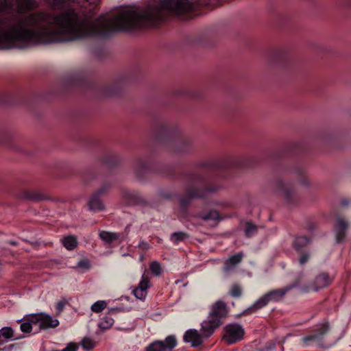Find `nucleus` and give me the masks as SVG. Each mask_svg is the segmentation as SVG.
Returning a JSON list of instances; mask_svg holds the SVG:
<instances>
[{
	"instance_id": "f257e3e1",
	"label": "nucleus",
	"mask_w": 351,
	"mask_h": 351,
	"mask_svg": "<svg viewBox=\"0 0 351 351\" xmlns=\"http://www.w3.org/2000/svg\"><path fill=\"white\" fill-rule=\"evenodd\" d=\"M13 7V0H0V12ZM141 29V8H129L117 16L95 18L90 10L68 9L58 14L39 11L21 16H0V49L24 44H51L73 41L90 36Z\"/></svg>"
},
{
	"instance_id": "f03ea898",
	"label": "nucleus",
	"mask_w": 351,
	"mask_h": 351,
	"mask_svg": "<svg viewBox=\"0 0 351 351\" xmlns=\"http://www.w3.org/2000/svg\"><path fill=\"white\" fill-rule=\"evenodd\" d=\"M297 286L296 284L289 285L283 288L276 289L269 291L258 300H257L250 307L243 312V315H250L263 308L269 302H278L282 300L286 294Z\"/></svg>"
},
{
	"instance_id": "7ed1b4c3",
	"label": "nucleus",
	"mask_w": 351,
	"mask_h": 351,
	"mask_svg": "<svg viewBox=\"0 0 351 351\" xmlns=\"http://www.w3.org/2000/svg\"><path fill=\"white\" fill-rule=\"evenodd\" d=\"M245 330L238 323H230L223 329L222 341L227 345L235 344L244 339Z\"/></svg>"
},
{
	"instance_id": "20e7f679",
	"label": "nucleus",
	"mask_w": 351,
	"mask_h": 351,
	"mask_svg": "<svg viewBox=\"0 0 351 351\" xmlns=\"http://www.w3.org/2000/svg\"><path fill=\"white\" fill-rule=\"evenodd\" d=\"M31 320L34 323V326H38L40 330L54 328L59 325V321L57 319L43 313L32 314Z\"/></svg>"
},
{
	"instance_id": "39448f33",
	"label": "nucleus",
	"mask_w": 351,
	"mask_h": 351,
	"mask_svg": "<svg viewBox=\"0 0 351 351\" xmlns=\"http://www.w3.org/2000/svg\"><path fill=\"white\" fill-rule=\"evenodd\" d=\"M177 346V340L175 336L169 335L162 341H156L151 343L146 351H171Z\"/></svg>"
},
{
	"instance_id": "423d86ee",
	"label": "nucleus",
	"mask_w": 351,
	"mask_h": 351,
	"mask_svg": "<svg viewBox=\"0 0 351 351\" xmlns=\"http://www.w3.org/2000/svg\"><path fill=\"white\" fill-rule=\"evenodd\" d=\"M228 308L226 302L217 300L212 306L208 316L221 324V320L228 315Z\"/></svg>"
},
{
	"instance_id": "0eeeda50",
	"label": "nucleus",
	"mask_w": 351,
	"mask_h": 351,
	"mask_svg": "<svg viewBox=\"0 0 351 351\" xmlns=\"http://www.w3.org/2000/svg\"><path fill=\"white\" fill-rule=\"evenodd\" d=\"M146 271L147 269H145L138 286L132 291L134 295L141 300L145 299L147 295V290L151 287L150 277L148 274H146Z\"/></svg>"
},
{
	"instance_id": "6e6552de",
	"label": "nucleus",
	"mask_w": 351,
	"mask_h": 351,
	"mask_svg": "<svg viewBox=\"0 0 351 351\" xmlns=\"http://www.w3.org/2000/svg\"><path fill=\"white\" fill-rule=\"evenodd\" d=\"M204 337L202 333L195 329H189L184 332L183 340L190 343L192 347H197L203 343Z\"/></svg>"
},
{
	"instance_id": "1a4fd4ad",
	"label": "nucleus",
	"mask_w": 351,
	"mask_h": 351,
	"mask_svg": "<svg viewBox=\"0 0 351 351\" xmlns=\"http://www.w3.org/2000/svg\"><path fill=\"white\" fill-rule=\"evenodd\" d=\"M220 325L219 323L208 316L207 319L203 321L201 324L200 332L204 338L207 339L213 334Z\"/></svg>"
},
{
	"instance_id": "9d476101",
	"label": "nucleus",
	"mask_w": 351,
	"mask_h": 351,
	"mask_svg": "<svg viewBox=\"0 0 351 351\" xmlns=\"http://www.w3.org/2000/svg\"><path fill=\"white\" fill-rule=\"evenodd\" d=\"M219 189V187L218 186H207L204 188L202 191H199V189L191 188L188 190L187 195L191 198H205L209 197L211 194L214 193Z\"/></svg>"
},
{
	"instance_id": "9b49d317",
	"label": "nucleus",
	"mask_w": 351,
	"mask_h": 351,
	"mask_svg": "<svg viewBox=\"0 0 351 351\" xmlns=\"http://www.w3.org/2000/svg\"><path fill=\"white\" fill-rule=\"evenodd\" d=\"M347 228V222L343 219L339 217L335 228L337 243H341L344 240Z\"/></svg>"
},
{
	"instance_id": "f8f14e48",
	"label": "nucleus",
	"mask_w": 351,
	"mask_h": 351,
	"mask_svg": "<svg viewBox=\"0 0 351 351\" xmlns=\"http://www.w3.org/2000/svg\"><path fill=\"white\" fill-rule=\"evenodd\" d=\"M16 5L20 13H25L38 7V3L35 0H16Z\"/></svg>"
},
{
	"instance_id": "ddd939ff",
	"label": "nucleus",
	"mask_w": 351,
	"mask_h": 351,
	"mask_svg": "<svg viewBox=\"0 0 351 351\" xmlns=\"http://www.w3.org/2000/svg\"><path fill=\"white\" fill-rule=\"evenodd\" d=\"M332 282V278H330L326 273H322L316 276L313 282L314 290L325 288L330 285Z\"/></svg>"
},
{
	"instance_id": "4468645a",
	"label": "nucleus",
	"mask_w": 351,
	"mask_h": 351,
	"mask_svg": "<svg viewBox=\"0 0 351 351\" xmlns=\"http://www.w3.org/2000/svg\"><path fill=\"white\" fill-rule=\"evenodd\" d=\"M243 256V252H239L226 259L224 263V270L229 271L232 269L237 265L241 262Z\"/></svg>"
},
{
	"instance_id": "2eb2a0df",
	"label": "nucleus",
	"mask_w": 351,
	"mask_h": 351,
	"mask_svg": "<svg viewBox=\"0 0 351 351\" xmlns=\"http://www.w3.org/2000/svg\"><path fill=\"white\" fill-rule=\"evenodd\" d=\"M309 243L310 239L306 237H296L293 241V247L296 251L300 252Z\"/></svg>"
},
{
	"instance_id": "dca6fc26",
	"label": "nucleus",
	"mask_w": 351,
	"mask_h": 351,
	"mask_svg": "<svg viewBox=\"0 0 351 351\" xmlns=\"http://www.w3.org/2000/svg\"><path fill=\"white\" fill-rule=\"evenodd\" d=\"M63 246L68 250H73L77 246V239L75 236H67L62 239Z\"/></svg>"
},
{
	"instance_id": "f3484780",
	"label": "nucleus",
	"mask_w": 351,
	"mask_h": 351,
	"mask_svg": "<svg viewBox=\"0 0 351 351\" xmlns=\"http://www.w3.org/2000/svg\"><path fill=\"white\" fill-rule=\"evenodd\" d=\"M99 237L102 241L106 243L110 244L119 239V234L116 232L102 231L99 233Z\"/></svg>"
},
{
	"instance_id": "a211bd4d",
	"label": "nucleus",
	"mask_w": 351,
	"mask_h": 351,
	"mask_svg": "<svg viewBox=\"0 0 351 351\" xmlns=\"http://www.w3.org/2000/svg\"><path fill=\"white\" fill-rule=\"evenodd\" d=\"M88 206L90 210L94 211H99L104 209V206L99 198L97 194L92 197L89 201Z\"/></svg>"
},
{
	"instance_id": "6ab92c4d",
	"label": "nucleus",
	"mask_w": 351,
	"mask_h": 351,
	"mask_svg": "<svg viewBox=\"0 0 351 351\" xmlns=\"http://www.w3.org/2000/svg\"><path fill=\"white\" fill-rule=\"evenodd\" d=\"M189 238L188 234L184 232H176L171 234L170 239L176 245Z\"/></svg>"
},
{
	"instance_id": "aec40b11",
	"label": "nucleus",
	"mask_w": 351,
	"mask_h": 351,
	"mask_svg": "<svg viewBox=\"0 0 351 351\" xmlns=\"http://www.w3.org/2000/svg\"><path fill=\"white\" fill-rule=\"evenodd\" d=\"M33 326H34V323L32 322L30 315L21 324L20 328L23 332L29 333L32 330Z\"/></svg>"
},
{
	"instance_id": "412c9836",
	"label": "nucleus",
	"mask_w": 351,
	"mask_h": 351,
	"mask_svg": "<svg viewBox=\"0 0 351 351\" xmlns=\"http://www.w3.org/2000/svg\"><path fill=\"white\" fill-rule=\"evenodd\" d=\"M243 289L240 285L234 283L232 285L229 290V294L232 298H240L242 295Z\"/></svg>"
},
{
	"instance_id": "4be33fe9",
	"label": "nucleus",
	"mask_w": 351,
	"mask_h": 351,
	"mask_svg": "<svg viewBox=\"0 0 351 351\" xmlns=\"http://www.w3.org/2000/svg\"><path fill=\"white\" fill-rule=\"evenodd\" d=\"M114 324V319L110 316H104L99 324V327L102 330L110 328Z\"/></svg>"
},
{
	"instance_id": "5701e85b",
	"label": "nucleus",
	"mask_w": 351,
	"mask_h": 351,
	"mask_svg": "<svg viewBox=\"0 0 351 351\" xmlns=\"http://www.w3.org/2000/svg\"><path fill=\"white\" fill-rule=\"evenodd\" d=\"M149 268L152 274L155 276H160L162 274V269L160 263L158 261H152L149 264Z\"/></svg>"
},
{
	"instance_id": "b1692460",
	"label": "nucleus",
	"mask_w": 351,
	"mask_h": 351,
	"mask_svg": "<svg viewBox=\"0 0 351 351\" xmlns=\"http://www.w3.org/2000/svg\"><path fill=\"white\" fill-rule=\"evenodd\" d=\"M96 346L95 341L90 337H84L82 341V346L84 350H90Z\"/></svg>"
},
{
	"instance_id": "393cba45",
	"label": "nucleus",
	"mask_w": 351,
	"mask_h": 351,
	"mask_svg": "<svg viewBox=\"0 0 351 351\" xmlns=\"http://www.w3.org/2000/svg\"><path fill=\"white\" fill-rule=\"evenodd\" d=\"M257 232V226L251 222H247L245 224V234L247 237H251Z\"/></svg>"
},
{
	"instance_id": "a878e982",
	"label": "nucleus",
	"mask_w": 351,
	"mask_h": 351,
	"mask_svg": "<svg viewBox=\"0 0 351 351\" xmlns=\"http://www.w3.org/2000/svg\"><path fill=\"white\" fill-rule=\"evenodd\" d=\"M107 306V303L104 300H99L91 306V311L94 313H100Z\"/></svg>"
},
{
	"instance_id": "bb28decb",
	"label": "nucleus",
	"mask_w": 351,
	"mask_h": 351,
	"mask_svg": "<svg viewBox=\"0 0 351 351\" xmlns=\"http://www.w3.org/2000/svg\"><path fill=\"white\" fill-rule=\"evenodd\" d=\"M71 1V0H47V2L53 9H60Z\"/></svg>"
},
{
	"instance_id": "cd10ccee",
	"label": "nucleus",
	"mask_w": 351,
	"mask_h": 351,
	"mask_svg": "<svg viewBox=\"0 0 351 351\" xmlns=\"http://www.w3.org/2000/svg\"><path fill=\"white\" fill-rule=\"evenodd\" d=\"M200 217L204 221H217L219 219V215L216 210H210L208 213L201 215Z\"/></svg>"
},
{
	"instance_id": "c85d7f7f",
	"label": "nucleus",
	"mask_w": 351,
	"mask_h": 351,
	"mask_svg": "<svg viewBox=\"0 0 351 351\" xmlns=\"http://www.w3.org/2000/svg\"><path fill=\"white\" fill-rule=\"evenodd\" d=\"M0 335L7 339H11L14 337V331L10 327H3L1 329Z\"/></svg>"
},
{
	"instance_id": "c756f323",
	"label": "nucleus",
	"mask_w": 351,
	"mask_h": 351,
	"mask_svg": "<svg viewBox=\"0 0 351 351\" xmlns=\"http://www.w3.org/2000/svg\"><path fill=\"white\" fill-rule=\"evenodd\" d=\"M329 330V324L328 322H324L318 326L317 332L320 336L326 334Z\"/></svg>"
},
{
	"instance_id": "7c9ffc66",
	"label": "nucleus",
	"mask_w": 351,
	"mask_h": 351,
	"mask_svg": "<svg viewBox=\"0 0 351 351\" xmlns=\"http://www.w3.org/2000/svg\"><path fill=\"white\" fill-rule=\"evenodd\" d=\"M66 303H67V302L64 299L61 300L57 302L56 306L57 315H59L62 312Z\"/></svg>"
},
{
	"instance_id": "2f4dec72",
	"label": "nucleus",
	"mask_w": 351,
	"mask_h": 351,
	"mask_svg": "<svg viewBox=\"0 0 351 351\" xmlns=\"http://www.w3.org/2000/svg\"><path fill=\"white\" fill-rule=\"evenodd\" d=\"M281 190H282V194L284 196V197L287 201H289V199H291V194L293 193V191L291 189H289L287 187H285V186H283Z\"/></svg>"
},
{
	"instance_id": "473e14b6",
	"label": "nucleus",
	"mask_w": 351,
	"mask_h": 351,
	"mask_svg": "<svg viewBox=\"0 0 351 351\" xmlns=\"http://www.w3.org/2000/svg\"><path fill=\"white\" fill-rule=\"evenodd\" d=\"M78 346L75 343H69L62 351H77Z\"/></svg>"
},
{
	"instance_id": "72a5a7b5",
	"label": "nucleus",
	"mask_w": 351,
	"mask_h": 351,
	"mask_svg": "<svg viewBox=\"0 0 351 351\" xmlns=\"http://www.w3.org/2000/svg\"><path fill=\"white\" fill-rule=\"evenodd\" d=\"M27 198L29 199H31V200H39V199H41L42 197L40 195L34 193V192H31V193H29L27 195Z\"/></svg>"
},
{
	"instance_id": "f704fd0d",
	"label": "nucleus",
	"mask_w": 351,
	"mask_h": 351,
	"mask_svg": "<svg viewBox=\"0 0 351 351\" xmlns=\"http://www.w3.org/2000/svg\"><path fill=\"white\" fill-rule=\"evenodd\" d=\"M77 266L81 268L88 269L90 267L89 261L87 259L82 260L77 263Z\"/></svg>"
},
{
	"instance_id": "c9c22d12",
	"label": "nucleus",
	"mask_w": 351,
	"mask_h": 351,
	"mask_svg": "<svg viewBox=\"0 0 351 351\" xmlns=\"http://www.w3.org/2000/svg\"><path fill=\"white\" fill-rule=\"evenodd\" d=\"M308 259H309L308 254H307V253L302 254L299 259V263L300 265H304L306 263H307Z\"/></svg>"
},
{
	"instance_id": "e433bc0d",
	"label": "nucleus",
	"mask_w": 351,
	"mask_h": 351,
	"mask_svg": "<svg viewBox=\"0 0 351 351\" xmlns=\"http://www.w3.org/2000/svg\"><path fill=\"white\" fill-rule=\"evenodd\" d=\"M319 338V336L317 335H311L309 336H307L303 339L305 343H307L310 341L316 340Z\"/></svg>"
},
{
	"instance_id": "4c0bfd02",
	"label": "nucleus",
	"mask_w": 351,
	"mask_h": 351,
	"mask_svg": "<svg viewBox=\"0 0 351 351\" xmlns=\"http://www.w3.org/2000/svg\"><path fill=\"white\" fill-rule=\"evenodd\" d=\"M8 243H10L12 245H18L17 242L13 241H9Z\"/></svg>"
},
{
	"instance_id": "58836bf2",
	"label": "nucleus",
	"mask_w": 351,
	"mask_h": 351,
	"mask_svg": "<svg viewBox=\"0 0 351 351\" xmlns=\"http://www.w3.org/2000/svg\"><path fill=\"white\" fill-rule=\"evenodd\" d=\"M86 1L88 2H90V3H95L96 2L97 0H86Z\"/></svg>"
},
{
	"instance_id": "ea45409f",
	"label": "nucleus",
	"mask_w": 351,
	"mask_h": 351,
	"mask_svg": "<svg viewBox=\"0 0 351 351\" xmlns=\"http://www.w3.org/2000/svg\"><path fill=\"white\" fill-rule=\"evenodd\" d=\"M181 204H182L183 206H184V205L186 204V202H185V201H184V199H182L181 200Z\"/></svg>"
},
{
	"instance_id": "a19ab883",
	"label": "nucleus",
	"mask_w": 351,
	"mask_h": 351,
	"mask_svg": "<svg viewBox=\"0 0 351 351\" xmlns=\"http://www.w3.org/2000/svg\"><path fill=\"white\" fill-rule=\"evenodd\" d=\"M103 193H104V191L102 189L98 192L99 194H101Z\"/></svg>"
},
{
	"instance_id": "79ce46f5",
	"label": "nucleus",
	"mask_w": 351,
	"mask_h": 351,
	"mask_svg": "<svg viewBox=\"0 0 351 351\" xmlns=\"http://www.w3.org/2000/svg\"><path fill=\"white\" fill-rule=\"evenodd\" d=\"M342 204H343V205H347V204H348V202H346V201H343V202H342Z\"/></svg>"
},
{
	"instance_id": "37998d69",
	"label": "nucleus",
	"mask_w": 351,
	"mask_h": 351,
	"mask_svg": "<svg viewBox=\"0 0 351 351\" xmlns=\"http://www.w3.org/2000/svg\"><path fill=\"white\" fill-rule=\"evenodd\" d=\"M52 351H62V350H53Z\"/></svg>"
}]
</instances>
